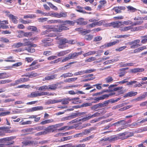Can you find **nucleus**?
Listing matches in <instances>:
<instances>
[{"instance_id":"obj_6","label":"nucleus","mask_w":147,"mask_h":147,"mask_svg":"<svg viewBox=\"0 0 147 147\" xmlns=\"http://www.w3.org/2000/svg\"><path fill=\"white\" fill-rule=\"evenodd\" d=\"M115 93H110L109 94H105L102 95V96L97 97L94 98V100L95 101L93 102V103H96L99 101L104 99L107 98H108L109 96H111L115 94Z\"/></svg>"},{"instance_id":"obj_31","label":"nucleus","mask_w":147,"mask_h":147,"mask_svg":"<svg viewBox=\"0 0 147 147\" xmlns=\"http://www.w3.org/2000/svg\"><path fill=\"white\" fill-rule=\"evenodd\" d=\"M60 102H61V104L63 105L68 104L69 103V98H66L59 100Z\"/></svg>"},{"instance_id":"obj_27","label":"nucleus","mask_w":147,"mask_h":147,"mask_svg":"<svg viewBox=\"0 0 147 147\" xmlns=\"http://www.w3.org/2000/svg\"><path fill=\"white\" fill-rule=\"evenodd\" d=\"M146 48V47L145 46H143L141 47H140L139 48H138L134 49L133 51L134 53H139L142 50H144V49H145Z\"/></svg>"},{"instance_id":"obj_32","label":"nucleus","mask_w":147,"mask_h":147,"mask_svg":"<svg viewBox=\"0 0 147 147\" xmlns=\"http://www.w3.org/2000/svg\"><path fill=\"white\" fill-rule=\"evenodd\" d=\"M60 102L59 100L58 99H50L47 101V103L49 104H52L55 103H57Z\"/></svg>"},{"instance_id":"obj_44","label":"nucleus","mask_w":147,"mask_h":147,"mask_svg":"<svg viewBox=\"0 0 147 147\" xmlns=\"http://www.w3.org/2000/svg\"><path fill=\"white\" fill-rule=\"evenodd\" d=\"M48 22L50 24L57 23H61V20H49V21H48Z\"/></svg>"},{"instance_id":"obj_34","label":"nucleus","mask_w":147,"mask_h":147,"mask_svg":"<svg viewBox=\"0 0 147 147\" xmlns=\"http://www.w3.org/2000/svg\"><path fill=\"white\" fill-rule=\"evenodd\" d=\"M36 17L35 15L34 14H28L27 15H24L23 17V18L26 19L28 18L31 19L35 18Z\"/></svg>"},{"instance_id":"obj_5","label":"nucleus","mask_w":147,"mask_h":147,"mask_svg":"<svg viewBox=\"0 0 147 147\" xmlns=\"http://www.w3.org/2000/svg\"><path fill=\"white\" fill-rule=\"evenodd\" d=\"M54 31L56 32H61L63 30H67L69 28L65 26L60 25L59 26H55Z\"/></svg>"},{"instance_id":"obj_50","label":"nucleus","mask_w":147,"mask_h":147,"mask_svg":"<svg viewBox=\"0 0 147 147\" xmlns=\"http://www.w3.org/2000/svg\"><path fill=\"white\" fill-rule=\"evenodd\" d=\"M96 59V58L94 57H91L89 58L88 59H86L85 62L86 63H88L91 62L93 61H95Z\"/></svg>"},{"instance_id":"obj_64","label":"nucleus","mask_w":147,"mask_h":147,"mask_svg":"<svg viewBox=\"0 0 147 147\" xmlns=\"http://www.w3.org/2000/svg\"><path fill=\"white\" fill-rule=\"evenodd\" d=\"M47 3L51 8L55 10H57L58 9L57 8L56 6L53 5L51 3L48 2Z\"/></svg>"},{"instance_id":"obj_35","label":"nucleus","mask_w":147,"mask_h":147,"mask_svg":"<svg viewBox=\"0 0 147 147\" xmlns=\"http://www.w3.org/2000/svg\"><path fill=\"white\" fill-rule=\"evenodd\" d=\"M34 143V142L33 141H26L22 142L24 145L25 146L32 145Z\"/></svg>"},{"instance_id":"obj_41","label":"nucleus","mask_w":147,"mask_h":147,"mask_svg":"<svg viewBox=\"0 0 147 147\" xmlns=\"http://www.w3.org/2000/svg\"><path fill=\"white\" fill-rule=\"evenodd\" d=\"M67 16V13L61 12L60 13H58L57 18H60L61 17L65 18Z\"/></svg>"},{"instance_id":"obj_7","label":"nucleus","mask_w":147,"mask_h":147,"mask_svg":"<svg viewBox=\"0 0 147 147\" xmlns=\"http://www.w3.org/2000/svg\"><path fill=\"white\" fill-rule=\"evenodd\" d=\"M53 40L50 38H45L42 40V42L43 45L45 46H48L51 45L50 42Z\"/></svg>"},{"instance_id":"obj_22","label":"nucleus","mask_w":147,"mask_h":147,"mask_svg":"<svg viewBox=\"0 0 147 147\" xmlns=\"http://www.w3.org/2000/svg\"><path fill=\"white\" fill-rule=\"evenodd\" d=\"M28 96L31 97L33 98L37 97L40 96V92L38 91H35L32 92L30 95Z\"/></svg>"},{"instance_id":"obj_12","label":"nucleus","mask_w":147,"mask_h":147,"mask_svg":"<svg viewBox=\"0 0 147 147\" xmlns=\"http://www.w3.org/2000/svg\"><path fill=\"white\" fill-rule=\"evenodd\" d=\"M127 134V132L125 131L118 134L117 136L118 140L119 139L123 140L127 138L126 135Z\"/></svg>"},{"instance_id":"obj_30","label":"nucleus","mask_w":147,"mask_h":147,"mask_svg":"<svg viewBox=\"0 0 147 147\" xmlns=\"http://www.w3.org/2000/svg\"><path fill=\"white\" fill-rule=\"evenodd\" d=\"M125 120H121L117 122H116L114 123L113 125H124L126 126L127 124V123H125L124 121Z\"/></svg>"},{"instance_id":"obj_20","label":"nucleus","mask_w":147,"mask_h":147,"mask_svg":"<svg viewBox=\"0 0 147 147\" xmlns=\"http://www.w3.org/2000/svg\"><path fill=\"white\" fill-rule=\"evenodd\" d=\"M132 28V27L131 26H128L124 27H121L120 28L119 30L121 32H125L131 30Z\"/></svg>"},{"instance_id":"obj_19","label":"nucleus","mask_w":147,"mask_h":147,"mask_svg":"<svg viewBox=\"0 0 147 147\" xmlns=\"http://www.w3.org/2000/svg\"><path fill=\"white\" fill-rule=\"evenodd\" d=\"M84 19L83 18H80L78 19L77 20V23L78 24L81 25H86L87 24V22L84 21Z\"/></svg>"},{"instance_id":"obj_4","label":"nucleus","mask_w":147,"mask_h":147,"mask_svg":"<svg viewBox=\"0 0 147 147\" xmlns=\"http://www.w3.org/2000/svg\"><path fill=\"white\" fill-rule=\"evenodd\" d=\"M43 27L44 28L47 29L46 30L42 31L41 33L42 35H45L47 34L49 32L51 31L54 32V26L47 25L43 26Z\"/></svg>"},{"instance_id":"obj_39","label":"nucleus","mask_w":147,"mask_h":147,"mask_svg":"<svg viewBox=\"0 0 147 147\" xmlns=\"http://www.w3.org/2000/svg\"><path fill=\"white\" fill-rule=\"evenodd\" d=\"M73 75L74 74L71 73H68L63 74L61 76V77L66 78L68 77H72Z\"/></svg>"},{"instance_id":"obj_38","label":"nucleus","mask_w":147,"mask_h":147,"mask_svg":"<svg viewBox=\"0 0 147 147\" xmlns=\"http://www.w3.org/2000/svg\"><path fill=\"white\" fill-rule=\"evenodd\" d=\"M77 79V78H69L65 80L64 82H66L70 83L74 81Z\"/></svg>"},{"instance_id":"obj_15","label":"nucleus","mask_w":147,"mask_h":147,"mask_svg":"<svg viewBox=\"0 0 147 147\" xmlns=\"http://www.w3.org/2000/svg\"><path fill=\"white\" fill-rule=\"evenodd\" d=\"M62 83L61 82L60 83H57L55 84H52L48 86L49 90H56L58 86V85Z\"/></svg>"},{"instance_id":"obj_56","label":"nucleus","mask_w":147,"mask_h":147,"mask_svg":"<svg viewBox=\"0 0 147 147\" xmlns=\"http://www.w3.org/2000/svg\"><path fill=\"white\" fill-rule=\"evenodd\" d=\"M11 82V80H1L0 81V84H3L7 83H9Z\"/></svg>"},{"instance_id":"obj_28","label":"nucleus","mask_w":147,"mask_h":147,"mask_svg":"<svg viewBox=\"0 0 147 147\" xmlns=\"http://www.w3.org/2000/svg\"><path fill=\"white\" fill-rule=\"evenodd\" d=\"M31 67L26 69V70L27 71H31L33 70V69H36L40 66V65L39 64H37L36 65H34L32 66H30Z\"/></svg>"},{"instance_id":"obj_25","label":"nucleus","mask_w":147,"mask_h":147,"mask_svg":"<svg viewBox=\"0 0 147 147\" xmlns=\"http://www.w3.org/2000/svg\"><path fill=\"white\" fill-rule=\"evenodd\" d=\"M137 94V92H134L133 91H131L127 93L124 96V97L125 98L127 97H131L136 95Z\"/></svg>"},{"instance_id":"obj_26","label":"nucleus","mask_w":147,"mask_h":147,"mask_svg":"<svg viewBox=\"0 0 147 147\" xmlns=\"http://www.w3.org/2000/svg\"><path fill=\"white\" fill-rule=\"evenodd\" d=\"M146 96H147V93H145L144 94H143L142 95L137 97L134 100H136V101H141L142 100L143 98H144Z\"/></svg>"},{"instance_id":"obj_17","label":"nucleus","mask_w":147,"mask_h":147,"mask_svg":"<svg viewBox=\"0 0 147 147\" xmlns=\"http://www.w3.org/2000/svg\"><path fill=\"white\" fill-rule=\"evenodd\" d=\"M61 23H63V25H68V26H73L75 24V22L74 21L68 20L65 21L61 20Z\"/></svg>"},{"instance_id":"obj_2","label":"nucleus","mask_w":147,"mask_h":147,"mask_svg":"<svg viewBox=\"0 0 147 147\" xmlns=\"http://www.w3.org/2000/svg\"><path fill=\"white\" fill-rule=\"evenodd\" d=\"M13 139V136L0 139V143H3L6 146L8 147L14 143V141L12 140Z\"/></svg>"},{"instance_id":"obj_21","label":"nucleus","mask_w":147,"mask_h":147,"mask_svg":"<svg viewBox=\"0 0 147 147\" xmlns=\"http://www.w3.org/2000/svg\"><path fill=\"white\" fill-rule=\"evenodd\" d=\"M94 129H95L94 127L90 128L89 129H85L84 131H83L82 132V134H83V136L89 134L91 131Z\"/></svg>"},{"instance_id":"obj_42","label":"nucleus","mask_w":147,"mask_h":147,"mask_svg":"<svg viewBox=\"0 0 147 147\" xmlns=\"http://www.w3.org/2000/svg\"><path fill=\"white\" fill-rule=\"evenodd\" d=\"M118 139L117 136L115 135L113 136H111L109 137V142H112L117 140Z\"/></svg>"},{"instance_id":"obj_10","label":"nucleus","mask_w":147,"mask_h":147,"mask_svg":"<svg viewBox=\"0 0 147 147\" xmlns=\"http://www.w3.org/2000/svg\"><path fill=\"white\" fill-rule=\"evenodd\" d=\"M43 109V107L42 106H39L35 107L30 109H28L26 110L27 112H33L35 111L42 110Z\"/></svg>"},{"instance_id":"obj_47","label":"nucleus","mask_w":147,"mask_h":147,"mask_svg":"<svg viewBox=\"0 0 147 147\" xmlns=\"http://www.w3.org/2000/svg\"><path fill=\"white\" fill-rule=\"evenodd\" d=\"M25 50L31 53H34L35 51L34 49L32 48V47H29L28 48H26Z\"/></svg>"},{"instance_id":"obj_53","label":"nucleus","mask_w":147,"mask_h":147,"mask_svg":"<svg viewBox=\"0 0 147 147\" xmlns=\"http://www.w3.org/2000/svg\"><path fill=\"white\" fill-rule=\"evenodd\" d=\"M27 29L29 30H31L33 31H36L37 30L36 27L33 26H30L28 27Z\"/></svg>"},{"instance_id":"obj_49","label":"nucleus","mask_w":147,"mask_h":147,"mask_svg":"<svg viewBox=\"0 0 147 147\" xmlns=\"http://www.w3.org/2000/svg\"><path fill=\"white\" fill-rule=\"evenodd\" d=\"M38 90L41 91H45L46 90H48V86L45 85L42 86L38 88Z\"/></svg>"},{"instance_id":"obj_57","label":"nucleus","mask_w":147,"mask_h":147,"mask_svg":"<svg viewBox=\"0 0 147 147\" xmlns=\"http://www.w3.org/2000/svg\"><path fill=\"white\" fill-rule=\"evenodd\" d=\"M32 130V128H26L22 130V131L23 132H28L27 134H30V132H31Z\"/></svg>"},{"instance_id":"obj_37","label":"nucleus","mask_w":147,"mask_h":147,"mask_svg":"<svg viewBox=\"0 0 147 147\" xmlns=\"http://www.w3.org/2000/svg\"><path fill=\"white\" fill-rule=\"evenodd\" d=\"M9 127L7 128V127H0V130L3 129V130L1 131H3L5 134V133H10L11 132V130L9 129Z\"/></svg>"},{"instance_id":"obj_54","label":"nucleus","mask_w":147,"mask_h":147,"mask_svg":"<svg viewBox=\"0 0 147 147\" xmlns=\"http://www.w3.org/2000/svg\"><path fill=\"white\" fill-rule=\"evenodd\" d=\"M122 22V25L123 24L125 25H128L129 24H131L132 23V22L131 20H128L124 22Z\"/></svg>"},{"instance_id":"obj_63","label":"nucleus","mask_w":147,"mask_h":147,"mask_svg":"<svg viewBox=\"0 0 147 147\" xmlns=\"http://www.w3.org/2000/svg\"><path fill=\"white\" fill-rule=\"evenodd\" d=\"M93 38V36L91 35H87L85 36V38L86 40H91Z\"/></svg>"},{"instance_id":"obj_29","label":"nucleus","mask_w":147,"mask_h":147,"mask_svg":"<svg viewBox=\"0 0 147 147\" xmlns=\"http://www.w3.org/2000/svg\"><path fill=\"white\" fill-rule=\"evenodd\" d=\"M56 75H51L46 77L43 79V80H49L54 79L56 77Z\"/></svg>"},{"instance_id":"obj_55","label":"nucleus","mask_w":147,"mask_h":147,"mask_svg":"<svg viewBox=\"0 0 147 147\" xmlns=\"http://www.w3.org/2000/svg\"><path fill=\"white\" fill-rule=\"evenodd\" d=\"M85 74L84 70L77 72L74 73V75L75 76L81 75Z\"/></svg>"},{"instance_id":"obj_43","label":"nucleus","mask_w":147,"mask_h":147,"mask_svg":"<svg viewBox=\"0 0 147 147\" xmlns=\"http://www.w3.org/2000/svg\"><path fill=\"white\" fill-rule=\"evenodd\" d=\"M11 112L9 111L3 112L0 113V116L3 117L10 115Z\"/></svg>"},{"instance_id":"obj_13","label":"nucleus","mask_w":147,"mask_h":147,"mask_svg":"<svg viewBox=\"0 0 147 147\" xmlns=\"http://www.w3.org/2000/svg\"><path fill=\"white\" fill-rule=\"evenodd\" d=\"M119 42V40H116L115 41L113 42H110L107 43L101 46L100 48H102L105 47H108L115 45L116 43H118Z\"/></svg>"},{"instance_id":"obj_18","label":"nucleus","mask_w":147,"mask_h":147,"mask_svg":"<svg viewBox=\"0 0 147 147\" xmlns=\"http://www.w3.org/2000/svg\"><path fill=\"white\" fill-rule=\"evenodd\" d=\"M54 127L53 126H50L48 127L44 131L45 134L49 133L51 132H53L54 131Z\"/></svg>"},{"instance_id":"obj_33","label":"nucleus","mask_w":147,"mask_h":147,"mask_svg":"<svg viewBox=\"0 0 147 147\" xmlns=\"http://www.w3.org/2000/svg\"><path fill=\"white\" fill-rule=\"evenodd\" d=\"M96 53V51H90L86 53H85L83 55L84 57H86L87 56H90L95 54Z\"/></svg>"},{"instance_id":"obj_59","label":"nucleus","mask_w":147,"mask_h":147,"mask_svg":"<svg viewBox=\"0 0 147 147\" xmlns=\"http://www.w3.org/2000/svg\"><path fill=\"white\" fill-rule=\"evenodd\" d=\"M100 108H102L108 105L106 101L104 102L103 103H98Z\"/></svg>"},{"instance_id":"obj_51","label":"nucleus","mask_w":147,"mask_h":147,"mask_svg":"<svg viewBox=\"0 0 147 147\" xmlns=\"http://www.w3.org/2000/svg\"><path fill=\"white\" fill-rule=\"evenodd\" d=\"M145 84V82L143 81L141 82L140 83L137 82L136 84L133 86V87L135 88L137 87H140L142 86V84Z\"/></svg>"},{"instance_id":"obj_52","label":"nucleus","mask_w":147,"mask_h":147,"mask_svg":"<svg viewBox=\"0 0 147 147\" xmlns=\"http://www.w3.org/2000/svg\"><path fill=\"white\" fill-rule=\"evenodd\" d=\"M80 98H72L71 102L74 104H77L80 102L79 101Z\"/></svg>"},{"instance_id":"obj_23","label":"nucleus","mask_w":147,"mask_h":147,"mask_svg":"<svg viewBox=\"0 0 147 147\" xmlns=\"http://www.w3.org/2000/svg\"><path fill=\"white\" fill-rule=\"evenodd\" d=\"M9 17L11 19V20L13 23L15 24H17L18 23L17 17L14 16L12 14L9 15Z\"/></svg>"},{"instance_id":"obj_46","label":"nucleus","mask_w":147,"mask_h":147,"mask_svg":"<svg viewBox=\"0 0 147 147\" xmlns=\"http://www.w3.org/2000/svg\"><path fill=\"white\" fill-rule=\"evenodd\" d=\"M20 20L21 23L24 24H30L32 22V21L30 20H25L22 19H21Z\"/></svg>"},{"instance_id":"obj_11","label":"nucleus","mask_w":147,"mask_h":147,"mask_svg":"<svg viewBox=\"0 0 147 147\" xmlns=\"http://www.w3.org/2000/svg\"><path fill=\"white\" fill-rule=\"evenodd\" d=\"M100 115V113L98 112H96L92 115H91L90 114H89L85 117L83 119L82 118L81 119H90L94 117L99 116Z\"/></svg>"},{"instance_id":"obj_36","label":"nucleus","mask_w":147,"mask_h":147,"mask_svg":"<svg viewBox=\"0 0 147 147\" xmlns=\"http://www.w3.org/2000/svg\"><path fill=\"white\" fill-rule=\"evenodd\" d=\"M105 80L106 83H110L113 81V79L111 76H109L105 78Z\"/></svg>"},{"instance_id":"obj_40","label":"nucleus","mask_w":147,"mask_h":147,"mask_svg":"<svg viewBox=\"0 0 147 147\" xmlns=\"http://www.w3.org/2000/svg\"><path fill=\"white\" fill-rule=\"evenodd\" d=\"M24 119H40V117H38L36 115H27V116H26V117L24 118Z\"/></svg>"},{"instance_id":"obj_58","label":"nucleus","mask_w":147,"mask_h":147,"mask_svg":"<svg viewBox=\"0 0 147 147\" xmlns=\"http://www.w3.org/2000/svg\"><path fill=\"white\" fill-rule=\"evenodd\" d=\"M124 105V103H122L120 104L117 105L116 106H115L113 107L112 109H115L119 108H120L123 106Z\"/></svg>"},{"instance_id":"obj_16","label":"nucleus","mask_w":147,"mask_h":147,"mask_svg":"<svg viewBox=\"0 0 147 147\" xmlns=\"http://www.w3.org/2000/svg\"><path fill=\"white\" fill-rule=\"evenodd\" d=\"M70 51V50H68L57 52L56 53V55L58 57L62 56L69 53Z\"/></svg>"},{"instance_id":"obj_1","label":"nucleus","mask_w":147,"mask_h":147,"mask_svg":"<svg viewBox=\"0 0 147 147\" xmlns=\"http://www.w3.org/2000/svg\"><path fill=\"white\" fill-rule=\"evenodd\" d=\"M56 40H59V44L58 45V47L60 49H63L66 47L65 43H67L69 44H73L75 43L74 40H68L65 38H64L60 40L58 37H57L55 38Z\"/></svg>"},{"instance_id":"obj_9","label":"nucleus","mask_w":147,"mask_h":147,"mask_svg":"<svg viewBox=\"0 0 147 147\" xmlns=\"http://www.w3.org/2000/svg\"><path fill=\"white\" fill-rule=\"evenodd\" d=\"M84 53V51H81L80 52H74L69 54L70 59H73L76 58L79 55H81Z\"/></svg>"},{"instance_id":"obj_62","label":"nucleus","mask_w":147,"mask_h":147,"mask_svg":"<svg viewBox=\"0 0 147 147\" xmlns=\"http://www.w3.org/2000/svg\"><path fill=\"white\" fill-rule=\"evenodd\" d=\"M96 70L94 69H86L84 70L85 74L90 73L93 72L95 71Z\"/></svg>"},{"instance_id":"obj_3","label":"nucleus","mask_w":147,"mask_h":147,"mask_svg":"<svg viewBox=\"0 0 147 147\" xmlns=\"http://www.w3.org/2000/svg\"><path fill=\"white\" fill-rule=\"evenodd\" d=\"M140 42L139 39H136L129 42L127 43V44L131 46V49H134L140 46L138 44Z\"/></svg>"},{"instance_id":"obj_61","label":"nucleus","mask_w":147,"mask_h":147,"mask_svg":"<svg viewBox=\"0 0 147 147\" xmlns=\"http://www.w3.org/2000/svg\"><path fill=\"white\" fill-rule=\"evenodd\" d=\"M127 7L128 10L132 12H135L137 10V9H136L132 6H129Z\"/></svg>"},{"instance_id":"obj_48","label":"nucleus","mask_w":147,"mask_h":147,"mask_svg":"<svg viewBox=\"0 0 147 147\" xmlns=\"http://www.w3.org/2000/svg\"><path fill=\"white\" fill-rule=\"evenodd\" d=\"M23 43L21 42H18L13 44V47L14 48H18L22 46H23Z\"/></svg>"},{"instance_id":"obj_8","label":"nucleus","mask_w":147,"mask_h":147,"mask_svg":"<svg viewBox=\"0 0 147 147\" xmlns=\"http://www.w3.org/2000/svg\"><path fill=\"white\" fill-rule=\"evenodd\" d=\"M109 26H113L114 28H119L122 26V22L119 21L111 22L108 24Z\"/></svg>"},{"instance_id":"obj_14","label":"nucleus","mask_w":147,"mask_h":147,"mask_svg":"<svg viewBox=\"0 0 147 147\" xmlns=\"http://www.w3.org/2000/svg\"><path fill=\"white\" fill-rule=\"evenodd\" d=\"M147 121V120H142L139 122L137 121L132 123L130 125V126L131 127H136L137 126H140L141 125H142V124Z\"/></svg>"},{"instance_id":"obj_45","label":"nucleus","mask_w":147,"mask_h":147,"mask_svg":"<svg viewBox=\"0 0 147 147\" xmlns=\"http://www.w3.org/2000/svg\"><path fill=\"white\" fill-rule=\"evenodd\" d=\"M20 32L21 33H22L23 34V36L26 37L31 36L32 35V32H24L23 31H20Z\"/></svg>"},{"instance_id":"obj_24","label":"nucleus","mask_w":147,"mask_h":147,"mask_svg":"<svg viewBox=\"0 0 147 147\" xmlns=\"http://www.w3.org/2000/svg\"><path fill=\"white\" fill-rule=\"evenodd\" d=\"M144 69L142 68H135L131 70V72L132 73H136L138 72H141L143 71Z\"/></svg>"},{"instance_id":"obj_60","label":"nucleus","mask_w":147,"mask_h":147,"mask_svg":"<svg viewBox=\"0 0 147 147\" xmlns=\"http://www.w3.org/2000/svg\"><path fill=\"white\" fill-rule=\"evenodd\" d=\"M72 138V136H68L67 137H65L62 138L61 139V141H66L68 140L71 139Z\"/></svg>"}]
</instances>
